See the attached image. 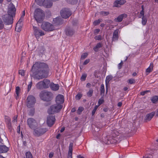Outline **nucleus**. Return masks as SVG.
<instances>
[{"instance_id": "e2e57ef3", "label": "nucleus", "mask_w": 158, "mask_h": 158, "mask_svg": "<svg viewBox=\"0 0 158 158\" xmlns=\"http://www.w3.org/2000/svg\"><path fill=\"white\" fill-rule=\"evenodd\" d=\"M34 109H33L32 110V111L29 114H30L31 115V116H32L33 115V114H34Z\"/></svg>"}, {"instance_id": "774afa93", "label": "nucleus", "mask_w": 158, "mask_h": 158, "mask_svg": "<svg viewBox=\"0 0 158 158\" xmlns=\"http://www.w3.org/2000/svg\"><path fill=\"white\" fill-rule=\"evenodd\" d=\"M122 105V103L121 102H119L118 104V106L119 107H120Z\"/></svg>"}, {"instance_id": "bf43d9fd", "label": "nucleus", "mask_w": 158, "mask_h": 158, "mask_svg": "<svg viewBox=\"0 0 158 158\" xmlns=\"http://www.w3.org/2000/svg\"><path fill=\"white\" fill-rule=\"evenodd\" d=\"M100 31V30L99 29H96L94 31V33L95 34H97Z\"/></svg>"}, {"instance_id": "864d4df0", "label": "nucleus", "mask_w": 158, "mask_h": 158, "mask_svg": "<svg viewBox=\"0 0 158 158\" xmlns=\"http://www.w3.org/2000/svg\"><path fill=\"white\" fill-rule=\"evenodd\" d=\"M128 82L130 84H132L135 83V81L134 79H131L128 80Z\"/></svg>"}, {"instance_id": "79ce46f5", "label": "nucleus", "mask_w": 158, "mask_h": 158, "mask_svg": "<svg viewBox=\"0 0 158 158\" xmlns=\"http://www.w3.org/2000/svg\"><path fill=\"white\" fill-rule=\"evenodd\" d=\"M100 14L102 16H105L109 14V13L108 12L102 11L100 12Z\"/></svg>"}, {"instance_id": "338daca9", "label": "nucleus", "mask_w": 158, "mask_h": 158, "mask_svg": "<svg viewBox=\"0 0 158 158\" xmlns=\"http://www.w3.org/2000/svg\"><path fill=\"white\" fill-rule=\"evenodd\" d=\"M25 15V11L24 10L23 11V13L22 14L21 18H23V17Z\"/></svg>"}, {"instance_id": "13d9d810", "label": "nucleus", "mask_w": 158, "mask_h": 158, "mask_svg": "<svg viewBox=\"0 0 158 158\" xmlns=\"http://www.w3.org/2000/svg\"><path fill=\"white\" fill-rule=\"evenodd\" d=\"M149 91H148V90H146V91H143L141 93V94L142 95H144L146 94L147 92H148Z\"/></svg>"}, {"instance_id": "c756f323", "label": "nucleus", "mask_w": 158, "mask_h": 158, "mask_svg": "<svg viewBox=\"0 0 158 158\" xmlns=\"http://www.w3.org/2000/svg\"><path fill=\"white\" fill-rule=\"evenodd\" d=\"M36 86L38 89H41L44 88L43 82L42 81L39 82L36 85Z\"/></svg>"}, {"instance_id": "ddd939ff", "label": "nucleus", "mask_w": 158, "mask_h": 158, "mask_svg": "<svg viewBox=\"0 0 158 158\" xmlns=\"http://www.w3.org/2000/svg\"><path fill=\"white\" fill-rule=\"evenodd\" d=\"M55 117L52 115H50L47 117V123L49 127L52 126L54 123L55 121Z\"/></svg>"}, {"instance_id": "5fc2aeb1", "label": "nucleus", "mask_w": 158, "mask_h": 158, "mask_svg": "<svg viewBox=\"0 0 158 158\" xmlns=\"http://www.w3.org/2000/svg\"><path fill=\"white\" fill-rule=\"evenodd\" d=\"M32 86V82L31 81L30 83L28 85V91H29L30 90Z\"/></svg>"}, {"instance_id": "6ab92c4d", "label": "nucleus", "mask_w": 158, "mask_h": 158, "mask_svg": "<svg viewBox=\"0 0 158 158\" xmlns=\"http://www.w3.org/2000/svg\"><path fill=\"white\" fill-rule=\"evenodd\" d=\"M118 29H116L114 31L112 37V41H116L118 40Z\"/></svg>"}, {"instance_id": "c85d7f7f", "label": "nucleus", "mask_w": 158, "mask_h": 158, "mask_svg": "<svg viewBox=\"0 0 158 158\" xmlns=\"http://www.w3.org/2000/svg\"><path fill=\"white\" fill-rule=\"evenodd\" d=\"M66 33L67 35H72L73 34L74 32L73 30L69 29L66 30Z\"/></svg>"}, {"instance_id": "6e6552de", "label": "nucleus", "mask_w": 158, "mask_h": 158, "mask_svg": "<svg viewBox=\"0 0 158 158\" xmlns=\"http://www.w3.org/2000/svg\"><path fill=\"white\" fill-rule=\"evenodd\" d=\"M27 122L29 127L31 129H34L37 126L36 120L32 118L28 119Z\"/></svg>"}, {"instance_id": "de8ad7c7", "label": "nucleus", "mask_w": 158, "mask_h": 158, "mask_svg": "<svg viewBox=\"0 0 158 158\" xmlns=\"http://www.w3.org/2000/svg\"><path fill=\"white\" fill-rule=\"evenodd\" d=\"M144 17H145V16H144V12L143 10H142L140 12L139 17L140 18H141Z\"/></svg>"}, {"instance_id": "7ed1b4c3", "label": "nucleus", "mask_w": 158, "mask_h": 158, "mask_svg": "<svg viewBox=\"0 0 158 158\" xmlns=\"http://www.w3.org/2000/svg\"><path fill=\"white\" fill-rule=\"evenodd\" d=\"M41 99L44 101H50L52 98V94L50 92L46 91H42L40 94Z\"/></svg>"}, {"instance_id": "37998d69", "label": "nucleus", "mask_w": 158, "mask_h": 158, "mask_svg": "<svg viewBox=\"0 0 158 158\" xmlns=\"http://www.w3.org/2000/svg\"><path fill=\"white\" fill-rule=\"evenodd\" d=\"M87 77L86 74L85 73L83 74L81 77V80L82 81H84L86 79V78Z\"/></svg>"}, {"instance_id": "7c9ffc66", "label": "nucleus", "mask_w": 158, "mask_h": 158, "mask_svg": "<svg viewBox=\"0 0 158 158\" xmlns=\"http://www.w3.org/2000/svg\"><path fill=\"white\" fill-rule=\"evenodd\" d=\"M102 47V44L100 43L98 44L94 48V50L95 52H97L98 49Z\"/></svg>"}, {"instance_id": "f3484780", "label": "nucleus", "mask_w": 158, "mask_h": 158, "mask_svg": "<svg viewBox=\"0 0 158 158\" xmlns=\"http://www.w3.org/2000/svg\"><path fill=\"white\" fill-rule=\"evenodd\" d=\"M21 96V89L19 86L16 87L15 90V96L16 99L17 100L19 99Z\"/></svg>"}, {"instance_id": "603ef678", "label": "nucleus", "mask_w": 158, "mask_h": 158, "mask_svg": "<svg viewBox=\"0 0 158 158\" xmlns=\"http://www.w3.org/2000/svg\"><path fill=\"white\" fill-rule=\"evenodd\" d=\"M4 27V24L2 21L0 20V30L2 29Z\"/></svg>"}, {"instance_id": "4d7b16f0", "label": "nucleus", "mask_w": 158, "mask_h": 158, "mask_svg": "<svg viewBox=\"0 0 158 158\" xmlns=\"http://www.w3.org/2000/svg\"><path fill=\"white\" fill-rule=\"evenodd\" d=\"M123 64V61H121V62L119 63L118 65V67L119 69H120L122 67Z\"/></svg>"}, {"instance_id": "39448f33", "label": "nucleus", "mask_w": 158, "mask_h": 158, "mask_svg": "<svg viewBox=\"0 0 158 158\" xmlns=\"http://www.w3.org/2000/svg\"><path fill=\"white\" fill-rule=\"evenodd\" d=\"M42 28L46 31H52L54 29L53 25L48 22H44L41 25Z\"/></svg>"}, {"instance_id": "a878e982", "label": "nucleus", "mask_w": 158, "mask_h": 158, "mask_svg": "<svg viewBox=\"0 0 158 158\" xmlns=\"http://www.w3.org/2000/svg\"><path fill=\"white\" fill-rule=\"evenodd\" d=\"M50 87L54 91H56L59 89V86L58 84L52 83L51 84Z\"/></svg>"}, {"instance_id": "423d86ee", "label": "nucleus", "mask_w": 158, "mask_h": 158, "mask_svg": "<svg viewBox=\"0 0 158 158\" xmlns=\"http://www.w3.org/2000/svg\"><path fill=\"white\" fill-rule=\"evenodd\" d=\"M36 102L35 98L32 95H29L27 99V106L28 108H31L34 106Z\"/></svg>"}, {"instance_id": "4c0bfd02", "label": "nucleus", "mask_w": 158, "mask_h": 158, "mask_svg": "<svg viewBox=\"0 0 158 158\" xmlns=\"http://www.w3.org/2000/svg\"><path fill=\"white\" fill-rule=\"evenodd\" d=\"M68 2L71 4H75L77 3V0H68Z\"/></svg>"}, {"instance_id": "b1692460", "label": "nucleus", "mask_w": 158, "mask_h": 158, "mask_svg": "<svg viewBox=\"0 0 158 158\" xmlns=\"http://www.w3.org/2000/svg\"><path fill=\"white\" fill-rule=\"evenodd\" d=\"M155 112H152L149 114H147L146 117V119L149 121L151 119L155 114Z\"/></svg>"}, {"instance_id": "1a4fd4ad", "label": "nucleus", "mask_w": 158, "mask_h": 158, "mask_svg": "<svg viewBox=\"0 0 158 158\" xmlns=\"http://www.w3.org/2000/svg\"><path fill=\"white\" fill-rule=\"evenodd\" d=\"M16 9L13 4L10 3L9 4L8 8V15L11 16H14L15 14Z\"/></svg>"}, {"instance_id": "393cba45", "label": "nucleus", "mask_w": 158, "mask_h": 158, "mask_svg": "<svg viewBox=\"0 0 158 158\" xmlns=\"http://www.w3.org/2000/svg\"><path fill=\"white\" fill-rule=\"evenodd\" d=\"M112 76L111 75H109L107 76L106 79V92H107V87L108 84L109 83L110 81L112 79Z\"/></svg>"}, {"instance_id": "49530a36", "label": "nucleus", "mask_w": 158, "mask_h": 158, "mask_svg": "<svg viewBox=\"0 0 158 158\" xmlns=\"http://www.w3.org/2000/svg\"><path fill=\"white\" fill-rule=\"evenodd\" d=\"M101 22V20L100 19H99L98 20H96L95 21L94 23L93 24L94 25H97L100 22Z\"/></svg>"}, {"instance_id": "9b49d317", "label": "nucleus", "mask_w": 158, "mask_h": 158, "mask_svg": "<svg viewBox=\"0 0 158 158\" xmlns=\"http://www.w3.org/2000/svg\"><path fill=\"white\" fill-rule=\"evenodd\" d=\"M13 17L8 15H5L3 17L5 23L7 25L11 24L13 22Z\"/></svg>"}, {"instance_id": "bb28decb", "label": "nucleus", "mask_w": 158, "mask_h": 158, "mask_svg": "<svg viewBox=\"0 0 158 158\" xmlns=\"http://www.w3.org/2000/svg\"><path fill=\"white\" fill-rule=\"evenodd\" d=\"M22 25L23 24H19V23H17L15 27V30L18 32H20L21 30Z\"/></svg>"}, {"instance_id": "0e129e2a", "label": "nucleus", "mask_w": 158, "mask_h": 158, "mask_svg": "<svg viewBox=\"0 0 158 158\" xmlns=\"http://www.w3.org/2000/svg\"><path fill=\"white\" fill-rule=\"evenodd\" d=\"M144 158H152V155H149V156L146 155Z\"/></svg>"}, {"instance_id": "69168bd1", "label": "nucleus", "mask_w": 158, "mask_h": 158, "mask_svg": "<svg viewBox=\"0 0 158 158\" xmlns=\"http://www.w3.org/2000/svg\"><path fill=\"white\" fill-rule=\"evenodd\" d=\"M87 87L89 88L91 86V84L89 83H88L86 85Z\"/></svg>"}, {"instance_id": "052dcab7", "label": "nucleus", "mask_w": 158, "mask_h": 158, "mask_svg": "<svg viewBox=\"0 0 158 158\" xmlns=\"http://www.w3.org/2000/svg\"><path fill=\"white\" fill-rule=\"evenodd\" d=\"M23 20V18H21L20 19H19V21L17 23H19V24H22V22Z\"/></svg>"}, {"instance_id": "a18cd8bd", "label": "nucleus", "mask_w": 158, "mask_h": 158, "mask_svg": "<svg viewBox=\"0 0 158 158\" xmlns=\"http://www.w3.org/2000/svg\"><path fill=\"white\" fill-rule=\"evenodd\" d=\"M119 134V133L115 131H113L112 134V136L113 137H114L115 136L118 135Z\"/></svg>"}, {"instance_id": "20e7f679", "label": "nucleus", "mask_w": 158, "mask_h": 158, "mask_svg": "<svg viewBox=\"0 0 158 158\" xmlns=\"http://www.w3.org/2000/svg\"><path fill=\"white\" fill-rule=\"evenodd\" d=\"M62 107L61 105L57 104H54L51 106L48 109V112L49 114H53L59 111Z\"/></svg>"}, {"instance_id": "2f4dec72", "label": "nucleus", "mask_w": 158, "mask_h": 158, "mask_svg": "<svg viewBox=\"0 0 158 158\" xmlns=\"http://www.w3.org/2000/svg\"><path fill=\"white\" fill-rule=\"evenodd\" d=\"M142 19V24L145 25H146L147 22V17L145 16V17L141 18Z\"/></svg>"}, {"instance_id": "aec40b11", "label": "nucleus", "mask_w": 158, "mask_h": 158, "mask_svg": "<svg viewBox=\"0 0 158 158\" xmlns=\"http://www.w3.org/2000/svg\"><path fill=\"white\" fill-rule=\"evenodd\" d=\"M127 15L126 14H123L119 15L118 17L115 19V21L118 22H121L124 18H126Z\"/></svg>"}, {"instance_id": "a211bd4d", "label": "nucleus", "mask_w": 158, "mask_h": 158, "mask_svg": "<svg viewBox=\"0 0 158 158\" xmlns=\"http://www.w3.org/2000/svg\"><path fill=\"white\" fill-rule=\"evenodd\" d=\"M5 122H6L8 127L10 131L12 130L11 123V119L10 118L7 116H5Z\"/></svg>"}, {"instance_id": "6e6d98bb", "label": "nucleus", "mask_w": 158, "mask_h": 158, "mask_svg": "<svg viewBox=\"0 0 158 158\" xmlns=\"http://www.w3.org/2000/svg\"><path fill=\"white\" fill-rule=\"evenodd\" d=\"M89 62V59H86V60L83 63V65H85L87 64Z\"/></svg>"}, {"instance_id": "412c9836", "label": "nucleus", "mask_w": 158, "mask_h": 158, "mask_svg": "<svg viewBox=\"0 0 158 158\" xmlns=\"http://www.w3.org/2000/svg\"><path fill=\"white\" fill-rule=\"evenodd\" d=\"M73 147V143H70L69 147V152H68V156L67 158H72V150Z\"/></svg>"}, {"instance_id": "5701e85b", "label": "nucleus", "mask_w": 158, "mask_h": 158, "mask_svg": "<svg viewBox=\"0 0 158 158\" xmlns=\"http://www.w3.org/2000/svg\"><path fill=\"white\" fill-rule=\"evenodd\" d=\"M44 86V88H48L50 85V81L47 79H44L42 81Z\"/></svg>"}, {"instance_id": "680f3d73", "label": "nucleus", "mask_w": 158, "mask_h": 158, "mask_svg": "<svg viewBox=\"0 0 158 158\" xmlns=\"http://www.w3.org/2000/svg\"><path fill=\"white\" fill-rule=\"evenodd\" d=\"M53 154L54 153L53 152L50 153L49 154V157L50 158H52L53 156Z\"/></svg>"}, {"instance_id": "09e8293b", "label": "nucleus", "mask_w": 158, "mask_h": 158, "mask_svg": "<svg viewBox=\"0 0 158 158\" xmlns=\"http://www.w3.org/2000/svg\"><path fill=\"white\" fill-rule=\"evenodd\" d=\"M19 74L22 76H24V75L25 71L23 70H20L19 71Z\"/></svg>"}, {"instance_id": "4be33fe9", "label": "nucleus", "mask_w": 158, "mask_h": 158, "mask_svg": "<svg viewBox=\"0 0 158 158\" xmlns=\"http://www.w3.org/2000/svg\"><path fill=\"white\" fill-rule=\"evenodd\" d=\"M53 23L56 25H59L62 23L61 19L59 17H57L53 19Z\"/></svg>"}, {"instance_id": "4468645a", "label": "nucleus", "mask_w": 158, "mask_h": 158, "mask_svg": "<svg viewBox=\"0 0 158 158\" xmlns=\"http://www.w3.org/2000/svg\"><path fill=\"white\" fill-rule=\"evenodd\" d=\"M33 28L34 34L37 38L44 35V32L41 30H39L37 27L33 26Z\"/></svg>"}, {"instance_id": "ea45409f", "label": "nucleus", "mask_w": 158, "mask_h": 158, "mask_svg": "<svg viewBox=\"0 0 158 158\" xmlns=\"http://www.w3.org/2000/svg\"><path fill=\"white\" fill-rule=\"evenodd\" d=\"M82 94L80 93H78L75 96V98L76 100H79L82 97Z\"/></svg>"}, {"instance_id": "473e14b6", "label": "nucleus", "mask_w": 158, "mask_h": 158, "mask_svg": "<svg viewBox=\"0 0 158 158\" xmlns=\"http://www.w3.org/2000/svg\"><path fill=\"white\" fill-rule=\"evenodd\" d=\"M158 100V97L157 96H155L153 97L151 99L152 102L153 103H155Z\"/></svg>"}, {"instance_id": "c03bdc74", "label": "nucleus", "mask_w": 158, "mask_h": 158, "mask_svg": "<svg viewBox=\"0 0 158 158\" xmlns=\"http://www.w3.org/2000/svg\"><path fill=\"white\" fill-rule=\"evenodd\" d=\"M104 102V100L102 98L100 99L98 101V105H97L99 106L100 105L102 104Z\"/></svg>"}, {"instance_id": "c9c22d12", "label": "nucleus", "mask_w": 158, "mask_h": 158, "mask_svg": "<svg viewBox=\"0 0 158 158\" xmlns=\"http://www.w3.org/2000/svg\"><path fill=\"white\" fill-rule=\"evenodd\" d=\"M26 158H32V156L30 152H27L26 153Z\"/></svg>"}, {"instance_id": "e433bc0d", "label": "nucleus", "mask_w": 158, "mask_h": 158, "mask_svg": "<svg viewBox=\"0 0 158 158\" xmlns=\"http://www.w3.org/2000/svg\"><path fill=\"white\" fill-rule=\"evenodd\" d=\"M101 93H104L105 92L104 86L103 84L101 85L100 87Z\"/></svg>"}, {"instance_id": "a19ab883", "label": "nucleus", "mask_w": 158, "mask_h": 158, "mask_svg": "<svg viewBox=\"0 0 158 158\" xmlns=\"http://www.w3.org/2000/svg\"><path fill=\"white\" fill-rule=\"evenodd\" d=\"M17 121V116H14L13 118L12 122L13 123L15 124Z\"/></svg>"}, {"instance_id": "8fccbe9b", "label": "nucleus", "mask_w": 158, "mask_h": 158, "mask_svg": "<svg viewBox=\"0 0 158 158\" xmlns=\"http://www.w3.org/2000/svg\"><path fill=\"white\" fill-rule=\"evenodd\" d=\"M98 106H97V105L96 106H95V107H94V110H93L92 111V115H94L96 111V110H97V109L98 108Z\"/></svg>"}, {"instance_id": "0eeeda50", "label": "nucleus", "mask_w": 158, "mask_h": 158, "mask_svg": "<svg viewBox=\"0 0 158 158\" xmlns=\"http://www.w3.org/2000/svg\"><path fill=\"white\" fill-rule=\"evenodd\" d=\"M40 0H35V2L40 6H43L47 8L51 7L52 5V2L49 0H44L43 2Z\"/></svg>"}, {"instance_id": "9d476101", "label": "nucleus", "mask_w": 158, "mask_h": 158, "mask_svg": "<svg viewBox=\"0 0 158 158\" xmlns=\"http://www.w3.org/2000/svg\"><path fill=\"white\" fill-rule=\"evenodd\" d=\"M60 13L62 18L65 19L69 18L71 14L70 10L67 8H64L62 9Z\"/></svg>"}, {"instance_id": "f03ea898", "label": "nucleus", "mask_w": 158, "mask_h": 158, "mask_svg": "<svg viewBox=\"0 0 158 158\" xmlns=\"http://www.w3.org/2000/svg\"><path fill=\"white\" fill-rule=\"evenodd\" d=\"M44 17V11L41 9L37 8L34 12V18L38 23H41Z\"/></svg>"}, {"instance_id": "f704fd0d", "label": "nucleus", "mask_w": 158, "mask_h": 158, "mask_svg": "<svg viewBox=\"0 0 158 158\" xmlns=\"http://www.w3.org/2000/svg\"><path fill=\"white\" fill-rule=\"evenodd\" d=\"M93 89H89V91L87 93V95L88 97H91L93 93Z\"/></svg>"}, {"instance_id": "f8f14e48", "label": "nucleus", "mask_w": 158, "mask_h": 158, "mask_svg": "<svg viewBox=\"0 0 158 158\" xmlns=\"http://www.w3.org/2000/svg\"><path fill=\"white\" fill-rule=\"evenodd\" d=\"M34 129V134L35 135L37 136H39L43 134L46 131V130L45 128H36Z\"/></svg>"}, {"instance_id": "cd10ccee", "label": "nucleus", "mask_w": 158, "mask_h": 158, "mask_svg": "<svg viewBox=\"0 0 158 158\" xmlns=\"http://www.w3.org/2000/svg\"><path fill=\"white\" fill-rule=\"evenodd\" d=\"M153 66V64L152 63H150L149 66L146 69V72L148 73L151 72L152 70Z\"/></svg>"}, {"instance_id": "f257e3e1", "label": "nucleus", "mask_w": 158, "mask_h": 158, "mask_svg": "<svg viewBox=\"0 0 158 158\" xmlns=\"http://www.w3.org/2000/svg\"><path fill=\"white\" fill-rule=\"evenodd\" d=\"M48 65L44 63L36 62L33 66L31 71L33 77L36 79L40 80L48 76Z\"/></svg>"}, {"instance_id": "58836bf2", "label": "nucleus", "mask_w": 158, "mask_h": 158, "mask_svg": "<svg viewBox=\"0 0 158 158\" xmlns=\"http://www.w3.org/2000/svg\"><path fill=\"white\" fill-rule=\"evenodd\" d=\"M88 54L87 53H84L82 54L81 57V60H83L86 58Z\"/></svg>"}, {"instance_id": "dca6fc26", "label": "nucleus", "mask_w": 158, "mask_h": 158, "mask_svg": "<svg viewBox=\"0 0 158 158\" xmlns=\"http://www.w3.org/2000/svg\"><path fill=\"white\" fill-rule=\"evenodd\" d=\"M126 2L124 0H116L114 3V6L115 7H119Z\"/></svg>"}, {"instance_id": "3c124183", "label": "nucleus", "mask_w": 158, "mask_h": 158, "mask_svg": "<svg viewBox=\"0 0 158 158\" xmlns=\"http://www.w3.org/2000/svg\"><path fill=\"white\" fill-rule=\"evenodd\" d=\"M102 37L100 35L96 36L94 37V38L96 40H102Z\"/></svg>"}, {"instance_id": "72a5a7b5", "label": "nucleus", "mask_w": 158, "mask_h": 158, "mask_svg": "<svg viewBox=\"0 0 158 158\" xmlns=\"http://www.w3.org/2000/svg\"><path fill=\"white\" fill-rule=\"evenodd\" d=\"M84 110V108L83 107L81 106L79 107L77 110V113L79 114H80Z\"/></svg>"}, {"instance_id": "2eb2a0df", "label": "nucleus", "mask_w": 158, "mask_h": 158, "mask_svg": "<svg viewBox=\"0 0 158 158\" xmlns=\"http://www.w3.org/2000/svg\"><path fill=\"white\" fill-rule=\"evenodd\" d=\"M64 99L63 95L59 94L57 96L56 98V104L61 105L64 102Z\"/></svg>"}]
</instances>
